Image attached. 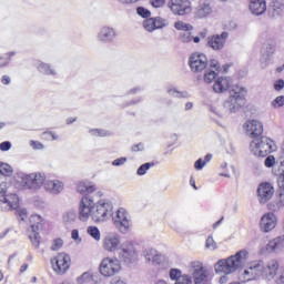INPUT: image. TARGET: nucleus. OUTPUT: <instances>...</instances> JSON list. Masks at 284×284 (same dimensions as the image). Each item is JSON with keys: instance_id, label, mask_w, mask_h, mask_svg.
Returning <instances> with one entry per match:
<instances>
[{"instance_id": "nucleus-4", "label": "nucleus", "mask_w": 284, "mask_h": 284, "mask_svg": "<svg viewBox=\"0 0 284 284\" xmlns=\"http://www.w3.org/2000/svg\"><path fill=\"white\" fill-rule=\"evenodd\" d=\"M17 179L19 185L23 190H30V192H39L45 184V173L43 172L19 173Z\"/></svg>"}, {"instance_id": "nucleus-25", "label": "nucleus", "mask_w": 284, "mask_h": 284, "mask_svg": "<svg viewBox=\"0 0 284 284\" xmlns=\"http://www.w3.org/2000/svg\"><path fill=\"white\" fill-rule=\"evenodd\" d=\"M250 150L254 156L265 158L272 152V145L270 143H251Z\"/></svg>"}, {"instance_id": "nucleus-12", "label": "nucleus", "mask_w": 284, "mask_h": 284, "mask_svg": "<svg viewBox=\"0 0 284 284\" xmlns=\"http://www.w3.org/2000/svg\"><path fill=\"white\" fill-rule=\"evenodd\" d=\"M121 272V262L116 258L105 257L100 264V273L102 276H114Z\"/></svg>"}, {"instance_id": "nucleus-26", "label": "nucleus", "mask_w": 284, "mask_h": 284, "mask_svg": "<svg viewBox=\"0 0 284 284\" xmlns=\"http://www.w3.org/2000/svg\"><path fill=\"white\" fill-rule=\"evenodd\" d=\"M63 182L59 180L44 181V190L49 194H61L63 192Z\"/></svg>"}, {"instance_id": "nucleus-60", "label": "nucleus", "mask_w": 284, "mask_h": 284, "mask_svg": "<svg viewBox=\"0 0 284 284\" xmlns=\"http://www.w3.org/2000/svg\"><path fill=\"white\" fill-rule=\"evenodd\" d=\"M164 155L168 156V154H172L174 152V148H172V144H166L163 146Z\"/></svg>"}, {"instance_id": "nucleus-32", "label": "nucleus", "mask_w": 284, "mask_h": 284, "mask_svg": "<svg viewBox=\"0 0 284 284\" xmlns=\"http://www.w3.org/2000/svg\"><path fill=\"white\" fill-rule=\"evenodd\" d=\"M37 70L41 72V74H47L48 77H57V71L50 67V64L40 62L37 64Z\"/></svg>"}, {"instance_id": "nucleus-3", "label": "nucleus", "mask_w": 284, "mask_h": 284, "mask_svg": "<svg viewBox=\"0 0 284 284\" xmlns=\"http://www.w3.org/2000/svg\"><path fill=\"white\" fill-rule=\"evenodd\" d=\"M245 261H247V251L242 250L235 255L217 261L214 265V270L216 274H234V272L243 267Z\"/></svg>"}, {"instance_id": "nucleus-27", "label": "nucleus", "mask_w": 284, "mask_h": 284, "mask_svg": "<svg viewBox=\"0 0 284 284\" xmlns=\"http://www.w3.org/2000/svg\"><path fill=\"white\" fill-rule=\"evenodd\" d=\"M250 10L255 17H261V14H265V11L267 10V2H265V0H252Z\"/></svg>"}, {"instance_id": "nucleus-18", "label": "nucleus", "mask_w": 284, "mask_h": 284, "mask_svg": "<svg viewBox=\"0 0 284 284\" xmlns=\"http://www.w3.org/2000/svg\"><path fill=\"white\" fill-rule=\"evenodd\" d=\"M116 37H119V33H116V29L112 28V27H101L98 34H97V39L100 43H114V41L116 40Z\"/></svg>"}, {"instance_id": "nucleus-33", "label": "nucleus", "mask_w": 284, "mask_h": 284, "mask_svg": "<svg viewBox=\"0 0 284 284\" xmlns=\"http://www.w3.org/2000/svg\"><path fill=\"white\" fill-rule=\"evenodd\" d=\"M169 276L172 281H175V283H179L181 278H192V276L187 274H183V271L179 268H171L169 272Z\"/></svg>"}, {"instance_id": "nucleus-19", "label": "nucleus", "mask_w": 284, "mask_h": 284, "mask_svg": "<svg viewBox=\"0 0 284 284\" xmlns=\"http://www.w3.org/2000/svg\"><path fill=\"white\" fill-rule=\"evenodd\" d=\"M274 196V186L270 182H263L257 187V199L262 205H265Z\"/></svg>"}, {"instance_id": "nucleus-54", "label": "nucleus", "mask_w": 284, "mask_h": 284, "mask_svg": "<svg viewBox=\"0 0 284 284\" xmlns=\"http://www.w3.org/2000/svg\"><path fill=\"white\" fill-rule=\"evenodd\" d=\"M133 152H143L145 150V145L143 143H138L131 146Z\"/></svg>"}, {"instance_id": "nucleus-41", "label": "nucleus", "mask_w": 284, "mask_h": 284, "mask_svg": "<svg viewBox=\"0 0 284 284\" xmlns=\"http://www.w3.org/2000/svg\"><path fill=\"white\" fill-rule=\"evenodd\" d=\"M78 284H85V283H92V273L84 272L82 275H80L77 278Z\"/></svg>"}, {"instance_id": "nucleus-10", "label": "nucleus", "mask_w": 284, "mask_h": 284, "mask_svg": "<svg viewBox=\"0 0 284 284\" xmlns=\"http://www.w3.org/2000/svg\"><path fill=\"white\" fill-rule=\"evenodd\" d=\"M118 254H119V258L129 265L130 263H134V261H136L139 256V253L136 252V247L134 246V243L130 241L123 242L120 245Z\"/></svg>"}, {"instance_id": "nucleus-30", "label": "nucleus", "mask_w": 284, "mask_h": 284, "mask_svg": "<svg viewBox=\"0 0 284 284\" xmlns=\"http://www.w3.org/2000/svg\"><path fill=\"white\" fill-rule=\"evenodd\" d=\"M256 267H258L257 262L244 271V281L246 282L256 281V278H258V273H256Z\"/></svg>"}, {"instance_id": "nucleus-44", "label": "nucleus", "mask_w": 284, "mask_h": 284, "mask_svg": "<svg viewBox=\"0 0 284 284\" xmlns=\"http://www.w3.org/2000/svg\"><path fill=\"white\" fill-rule=\"evenodd\" d=\"M206 250H210L211 252H214V250H219V244L214 241V237L209 236L205 242Z\"/></svg>"}, {"instance_id": "nucleus-43", "label": "nucleus", "mask_w": 284, "mask_h": 284, "mask_svg": "<svg viewBox=\"0 0 284 284\" xmlns=\"http://www.w3.org/2000/svg\"><path fill=\"white\" fill-rule=\"evenodd\" d=\"M216 77H219V72H216L214 70H207L204 73V81L206 83H212V81H214V79H216Z\"/></svg>"}, {"instance_id": "nucleus-5", "label": "nucleus", "mask_w": 284, "mask_h": 284, "mask_svg": "<svg viewBox=\"0 0 284 284\" xmlns=\"http://www.w3.org/2000/svg\"><path fill=\"white\" fill-rule=\"evenodd\" d=\"M114 205L110 200H100L95 203L92 212V221L94 223H105L112 216Z\"/></svg>"}, {"instance_id": "nucleus-8", "label": "nucleus", "mask_w": 284, "mask_h": 284, "mask_svg": "<svg viewBox=\"0 0 284 284\" xmlns=\"http://www.w3.org/2000/svg\"><path fill=\"white\" fill-rule=\"evenodd\" d=\"M189 273L192 275L194 284H207L210 281V271L200 261H193L189 264Z\"/></svg>"}, {"instance_id": "nucleus-45", "label": "nucleus", "mask_w": 284, "mask_h": 284, "mask_svg": "<svg viewBox=\"0 0 284 284\" xmlns=\"http://www.w3.org/2000/svg\"><path fill=\"white\" fill-rule=\"evenodd\" d=\"M153 21L155 23V30H161L162 28H165V26H168V20L161 17L153 18Z\"/></svg>"}, {"instance_id": "nucleus-15", "label": "nucleus", "mask_w": 284, "mask_h": 284, "mask_svg": "<svg viewBox=\"0 0 284 284\" xmlns=\"http://www.w3.org/2000/svg\"><path fill=\"white\" fill-rule=\"evenodd\" d=\"M168 6L173 14L179 17H185V14L192 12V2L190 0H171Z\"/></svg>"}, {"instance_id": "nucleus-46", "label": "nucleus", "mask_w": 284, "mask_h": 284, "mask_svg": "<svg viewBox=\"0 0 284 284\" xmlns=\"http://www.w3.org/2000/svg\"><path fill=\"white\" fill-rule=\"evenodd\" d=\"M136 12L139 17H142V19H150L152 12L150 10L145 9L144 7H138Z\"/></svg>"}, {"instance_id": "nucleus-55", "label": "nucleus", "mask_w": 284, "mask_h": 284, "mask_svg": "<svg viewBox=\"0 0 284 284\" xmlns=\"http://www.w3.org/2000/svg\"><path fill=\"white\" fill-rule=\"evenodd\" d=\"M153 8H163L165 6V0H151Z\"/></svg>"}, {"instance_id": "nucleus-31", "label": "nucleus", "mask_w": 284, "mask_h": 284, "mask_svg": "<svg viewBox=\"0 0 284 284\" xmlns=\"http://www.w3.org/2000/svg\"><path fill=\"white\" fill-rule=\"evenodd\" d=\"M166 92L170 97H173V99H190V92L180 91L176 88H169Z\"/></svg>"}, {"instance_id": "nucleus-16", "label": "nucleus", "mask_w": 284, "mask_h": 284, "mask_svg": "<svg viewBox=\"0 0 284 284\" xmlns=\"http://www.w3.org/2000/svg\"><path fill=\"white\" fill-rule=\"evenodd\" d=\"M102 247L105 252H116L121 247V235L110 232L102 240Z\"/></svg>"}, {"instance_id": "nucleus-9", "label": "nucleus", "mask_w": 284, "mask_h": 284, "mask_svg": "<svg viewBox=\"0 0 284 284\" xmlns=\"http://www.w3.org/2000/svg\"><path fill=\"white\" fill-rule=\"evenodd\" d=\"M43 227V217L41 215H31L30 217V232L29 239L33 247L39 248L41 245V235H39V230Z\"/></svg>"}, {"instance_id": "nucleus-39", "label": "nucleus", "mask_w": 284, "mask_h": 284, "mask_svg": "<svg viewBox=\"0 0 284 284\" xmlns=\"http://www.w3.org/2000/svg\"><path fill=\"white\" fill-rule=\"evenodd\" d=\"M272 8L275 16L283 14L284 4L281 1L273 0Z\"/></svg>"}, {"instance_id": "nucleus-50", "label": "nucleus", "mask_w": 284, "mask_h": 284, "mask_svg": "<svg viewBox=\"0 0 284 284\" xmlns=\"http://www.w3.org/2000/svg\"><path fill=\"white\" fill-rule=\"evenodd\" d=\"M276 194L278 196L277 206L284 207V187H278Z\"/></svg>"}, {"instance_id": "nucleus-28", "label": "nucleus", "mask_w": 284, "mask_h": 284, "mask_svg": "<svg viewBox=\"0 0 284 284\" xmlns=\"http://www.w3.org/2000/svg\"><path fill=\"white\" fill-rule=\"evenodd\" d=\"M97 191V186L89 181H82L79 182L77 185V192H79V194H92V192Z\"/></svg>"}, {"instance_id": "nucleus-11", "label": "nucleus", "mask_w": 284, "mask_h": 284, "mask_svg": "<svg viewBox=\"0 0 284 284\" xmlns=\"http://www.w3.org/2000/svg\"><path fill=\"white\" fill-rule=\"evenodd\" d=\"M95 205L94 199L89 195L82 196L79 204V220L85 222L90 220V216L92 219V212H94Z\"/></svg>"}, {"instance_id": "nucleus-64", "label": "nucleus", "mask_w": 284, "mask_h": 284, "mask_svg": "<svg viewBox=\"0 0 284 284\" xmlns=\"http://www.w3.org/2000/svg\"><path fill=\"white\" fill-rule=\"evenodd\" d=\"M30 146L32 150H43V143H31Z\"/></svg>"}, {"instance_id": "nucleus-57", "label": "nucleus", "mask_w": 284, "mask_h": 284, "mask_svg": "<svg viewBox=\"0 0 284 284\" xmlns=\"http://www.w3.org/2000/svg\"><path fill=\"white\" fill-rule=\"evenodd\" d=\"M205 161H203V159H199L195 163H194V168L195 170H202L203 168H205Z\"/></svg>"}, {"instance_id": "nucleus-62", "label": "nucleus", "mask_w": 284, "mask_h": 284, "mask_svg": "<svg viewBox=\"0 0 284 284\" xmlns=\"http://www.w3.org/2000/svg\"><path fill=\"white\" fill-rule=\"evenodd\" d=\"M71 239H73V241H78L79 243H81V237H79V230H73L71 232Z\"/></svg>"}, {"instance_id": "nucleus-35", "label": "nucleus", "mask_w": 284, "mask_h": 284, "mask_svg": "<svg viewBox=\"0 0 284 284\" xmlns=\"http://www.w3.org/2000/svg\"><path fill=\"white\" fill-rule=\"evenodd\" d=\"M151 168H154V162H146L142 165H140L136 170V174L138 176H145V174H148V171L151 169Z\"/></svg>"}, {"instance_id": "nucleus-61", "label": "nucleus", "mask_w": 284, "mask_h": 284, "mask_svg": "<svg viewBox=\"0 0 284 284\" xmlns=\"http://www.w3.org/2000/svg\"><path fill=\"white\" fill-rule=\"evenodd\" d=\"M174 284H192V277L187 278V277H181L178 282H175Z\"/></svg>"}, {"instance_id": "nucleus-37", "label": "nucleus", "mask_w": 284, "mask_h": 284, "mask_svg": "<svg viewBox=\"0 0 284 284\" xmlns=\"http://www.w3.org/2000/svg\"><path fill=\"white\" fill-rule=\"evenodd\" d=\"M89 133L91 136H112V132L105 129H90Z\"/></svg>"}, {"instance_id": "nucleus-47", "label": "nucleus", "mask_w": 284, "mask_h": 284, "mask_svg": "<svg viewBox=\"0 0 284 284\" xmlns=\"http://www.w3.org/2000/svg\"><path fill=\"white\" fill-rule=\"evenodd\" d=\"M272 108H283L284 105V95H278L277 98H275L272 103H271Z\"/></svg>"}, {"instance_id": "nucleus-2", "label": "nucleus", "mask_w": 284, "mask_h": 284, "mask_svg": "<svg viewBox=\"0 0 284 284\" xmlns=\"http://www.w3.org/2000/svg\"><path fill=\"white\" fill-rule=\"evenodd\" d=\"M14 169L8 163L0 162V212H10L19 207V195L8 192V178L11 176Z\"/></svg>"}, {"instance_id": "nucleus-1", "label": "nucleus", "mask_w": 284, "mask_h": 284, "mask_svg": "<svg viewBox=\"0 0 284 284\" xmlns=\"http://www.w3.org/2000/svg\"><path fill=\"white\" fill-rule=\"evenodd\" d=\"M234 81L230 77H220L215 80L213 84V90L216 94H223L227 92L229 98L224 102V109L227 110L231 114L239 112L242 105H245V97H247V89L244 87L232 85Z\"/></svg>"}, {"instance_id": "nucleus-6", "label": "nucleus", "mask_w": 284, "mask_h": 284, "mask_svg": "<svg viewBox=\"0 0 284 284\" xmlns=\"http://www.w3.org/2000/svg\"><path fill=\"white\" fill-rule=\"evenodd\" d=\"M281 264L278 261L271 260L268 262L260 261L257 262V267H255V272L257 273L258 278H263L264 281H274L276 274H278V270Z\"/></svg>"}, {"instance_id": "nucleus-53", "label": "nucleus", "mask_w": 284, "mask_h": 284, "mask_svg": "<svg viewBox=\"0 0 284 284\" xmlns=\"http://www.w3.org/2000/svg\"><path fill=\"white\" fill-rule=\"evenodd\" d=\"M125 163H128V158H119L112 162V165H114L115 168H119L121 165H125Z\"/></svg>"}, {"instance_id": "nucleus-56", "label": "nucleus", "mask_w": 284, "mask_h": 284, "mask_svg": "<svg viewBox=\"0 0 284 284\" xmlns=\"http://www.w3.org/2000/svg\"><path fill=\"white\" fill-rule=\"evenodd\" d=\"M210 65L216 70V72H221V64L219 63V60H211Z\"/></svg>"}, {"instance_id": "nucleus-48", "label": "nucleus", "mask_w": 284, "mask_h": 284, "mask_svg": "<svg viewBox=\"0 0 284 284\" xmlns=\"http://www.w3.org/2000/svg\"><path fill=\"white\" fill-rule=\"evenodd\" d=\"M152 265H163L165 263V257L161 255L160 253H155V256L153 257V261H151Z\"/></svg>"}, {"instance_id": "nucleus-13", "label": "nucleus", "mask_w": 284, "mask_h": 284, "mask_svg": "<svg viewBox=\"0 0 284 284\" xmlns=\"http://www.w3.org/2000/svg\"><path fill=\"white\" fill-rule=\"evenodd\" d=\"M229 39H230V32L223 31L220 34H213L209 37L206 45L211 48V50H214L215 52H221V50L225 48V44L227 43Z\"/></svg>"}, {"instance_id": "nucleus-14", "label": "nucleus", "mask_w": 284, "mask_h": 284, "mask_svg": "<svg viewBox=\"0 0 284 284\" xmlns=\"http://www.w3.org/2000/svg\"><path fill=\"white\" fill-rule=\"evenodd\" d=\"M51 265L57 274H65L70 270V255L59 253L51 258Z\"/></svg>"}, {"instance_id": "nucleus-24", "label": "nucleus", "mask_w": 284, "mask_h": 284, "mask_svg": "<svg viewBox=\"0 0 284 284\" xmlns=\"http://www.w3.org/2000/svg\"><path fill=\"white\" fill-rule=\"evenodd\" d=\"M284 251V235H278L268 241L266 244V252L270 254H278Z\"/></svg>"}, {"instance_id": "nucleus-22", "label": "nucleus", "mask_w": 284, "mask_h": 284, "mask_svg": "<svg viewBox=\"0 0 284 284\" xmlns=\"http://www.w3.org/2000/svg\"><path fill=\"white\" fill-rule=\"evenodd\" d=\"M276 215H274V213L268 212L265 213L260 221V230L261 232H264V234H267L270 232H272V230H274V227H276Z\"/></svg>"}, {"instance_id": "nucleus-36", "label": "nucleus", "mask_w": 284, "mask_h": 284, "mask_svg": "<svg viewBox=\"0 0 284 284\" xmlns=\"http://www.w3.org/2000/svg\"><path fill=\"white\" fill-rule=\"evenodd\" d=\"M87 233L91 239H94V241H101V231H99V227L97 226H89L87 229Z\"/></svg>"}, {"instance_id": "nucleus-34", "label": "nucleus", "mask_w": 284, "mask_h": 284, "mask_svg": "<svg viewBox=\"0 0 284 284\" xmlns=\"http://www.w3.org/2000/svg\"><path fill=\"white\" fill-rule=\"evenodd\" d=\"M63 223H74L77 221V211L70 210L62 215Z\"/></svg>"}, {"instance_id": "nucleus-17", "label": "nucleus", "mask_w": 284, "mask_h": 284, "mask_svg": "<svg viewBox=\"0 0 284 284\" xmlns=\"http://www.w3.org/2000/svg\"><path fill=\"white\" fill-rule=\"evenodd\" d=\"M192 72H203L207 68V55L204 53H192L189 58Z\"/></svg>"}, {"instance_id": "nucleus-29", "label": "nucleus", "mask_w": 284, "mask_h": 284, "mask_svg": "<svg viewBox=\"0 0 284 284\" xmlns=\"http://www.w3.org/2000/svg\"><path fill=\"white\" fill-rule=\"evenodd\" d=\"M276 52V45L272 43H267L263 47L262 49V59H264L265 63H267L271 59L272 55Z\"/></svg>"}, {"instance_id": "nucleus-63", "label": "nucleus", "mask_w": 284, "mask_h": 284, "mask_svg": "<svg viewBox=\"0 0 284 284\" xmlns=\"http://www.w3.org/2000/svg\"><path fill=\"white\" fill-rule=\"evenodd\" d=\"M278 187H284V171L277 178Z\"/></svg>"}, {"instance_id": "nucleus-7", "label": "nucleus", "mask_w": 284, "mask_h": 284, "mask_svg": "<svg viewBox=\"0 0 284 284\" xmlns=\"http://www.w3.org/2000/svg\"><path fill=\"white\" fill-rule=\"evenodd\" d=\"M112 222L120 234H129L132 230V220L125 209H119L112 217Z\"/></svg>"}, {"instance_id": "nucleus-20", "label": "nucleus", "mask_w": 284, "mask_h": 284, "mask_svg": "<svg viewBox=\"0 0 284 284\" xmlns=\"http://www.w3.org/2000/svg\"><path fill=\"white\" fill-rule=\"evenodd\" d=\"M244 130L250 139H261L263 134V123L257 120H250L245 122Z\"/></svg>"}, {"instance_id": "nucleus-59", "label": "nucleus", "mask_w": 284, "mask_h": 284, "mask_svg": "<svg viewBox=\"0 0 284 284\" xmlns=\"http://www.w3.org/2000/svg\"><path fill=\"white\" fill-rule=\"evenodd\" d=\"M10 83H12V79L10 78V75H2L1 84L2 85H10Z\"/></svg>"}, {"instance_id": "nucleus-23", "label": "nucleus", "mask_w": 284, "mask_h": 284, "mask_svg": "<svg viewBox=\"0 0 284 284\" xmlns=\"http://www.w3.org/2000/svg\"><path fill=\"white\" fill-rule=\"evenodd\" d=\"M212 14V4L210 0H201L194 10V17L196 19H206Z\"/></svg>"}, {"instance_id": "nucleus-58", "label": "nucleus", "mask_w": 284, "mask_h": 284, "mask_svg": "<svg viewBox=\"0 0 284 284\" xmlns=\"http://www.w3.org/2000/svg\"><path fill=\"white\" fill-rule=\"evenodd\" d=\"M18 215L21 219V221H26V219H28V210L26 209L19 210Z\"/></svg>"}, {"instance_id": "nucleus-49", "label": "nucleus", "mask_w": 284, "mask_h": 284, "mask_svg": "<svg viewBox=\"0 0 284 284\" xmlns=\"http://www.w3.org/2000/svg\"><path fill=\"white\" fill-rule=\"evenodd\" d=\"M62 247H63V240L61 239L53 240V243L51 245L52 252H59V250Z\"/></svg>"}, {"instance_id": "nucleus-38", "label": "nucleus", "mask_w": 284, "mask_h": 284, "mask_svg": "<svg viewBox=\"0 0 284 284\" xmlns=\"http://www.w3.org/2000/svg\"><path fill=\"white\" fill-rule=\"evenodd\" d=\"M159 252L154 248H146L144 252H143V256L146 261V263H152V261L154 260V256H156Z\"/></svg>"}, {"instance_id": "nucleus-42", "label": "nucleus", "mask_w": 284, "mask_h": 284, "mask_svg": "<svg viewBox=\"0 0 284 284\" xmlns=\"http://www.w3.org/2000/svg\"><path fill=\"white\" fill-rule=\"evenodd\" d=\"M43 141H59V135L52 131H47L42 133Z\"/></svg>"}, {"instance_id": "nucleus-52", "label": "nucleus", "mask_w": 284, "mask_h": 284, "mask_svg": "<svg viewBox=\"0 0 284 284\" xmlns=\"http://www.w3.org/2000/svg\"><path fill=\"white\" fill-rule=\"evenodd\" d=\"M273 88L276 92H281V90H283L284 88V80L283 79H278L274 82Z\"/></svg>"}, {"instance_id": "nucleus-51", "label": "nucleus", "mask_w": 284, "mask_h": 284, "mask_svg": "<svg viewBox=\"0 0 284 284\" xmlns=\"http://www.w3.org/2000/svg\"><path fill=\"white\" fill-rule=\"evenodd\" d=\"M274 163H276V159L273 155H268L264 161L266 168H274Z\"/></svg>"}, {"instance_id": "nucleus-40", "label": "nucleus", "mask_w": 284, "mask_h": 284, "mask_svg": "<svg viewBox=\"0 0 284 284\" xmlns=\"http://www.w3.org/2000/svg\"><path fill=\"white\" fill-rule=\"evenodd\" d=\"M143 28L148 31V32H154V30H156V26L154 22V18H148L146 20H144L143 22Z\"/></svg>"}, {"instance_id": "nucleus-21", "label": "nucleus", "mask_w": 284, "mask_h": 284, "mask_svg": "<svg viewBox=\"0 0 284 284\" xmlns=\"http://www.w3.org/2000/svg\"><path fill=\"white\" fill-rule=\"evenodd\" d=\"M176 30H182L179 36V41L181 43H190L192 41V31L194 27L190 23H184L183 21H178L174 23Z\"/></svg>"}]
</instances>
